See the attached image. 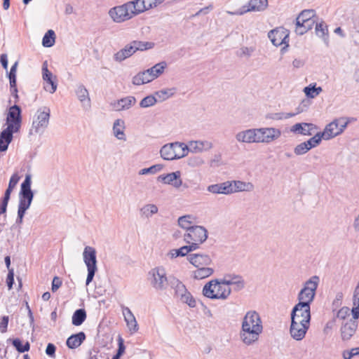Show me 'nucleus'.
<instances>
[{
	"instance_id": "nucleus-31",
	"label": "nucleus",
	"mask_w": 359,
	"mask_h": 359,
	"mask_svg": "<svg viewBox=\"0 0 359 359\" xmlns=\"http://www.w3.org/2000/svg\"><path fill=\"white\" fill-rule=\"evenodd\" d=\"M85 339V333L83 332H80L68 337L66 341V344L69 348H76L81 345Z\"/></svg>"
},
{
	"instance_id": "nucleus-8",
	"label": "nucleus",
	"mask_w": 359,
	"mask_h": 359,
	"mask_svg": "<svg viewBox=\"0 0 359 359\" xmlns=\"http://www.w3.org/2000/svg\"><path fill=\"white\" fill-rule=\"evenodd\" d=\"M319 283V277L313 276L309 278L304 285L303 288L298 294L299 303L307 304L310 306L313 301Z\"/></svg>"
},
{
	"instance_id": "nucleus-42",
	"label": "nucleus",
	"mask_w": 359,
	"mask_h": 359,
	"mask_svg": "<svg viewBox=\"0 0 359 359\" xmlns=\"http://www.w3.org/2000/svg\"><path fill=\"white\" fill-rule=\"evenodd\" d=\"M86 319V312L83 309H77L72 316V323L75 326L81 325Z\"/></svg>"
},
{
	"instance_id": "nucleus-49",
	"label": "nucleus",
	"mask_w": 359,
	"mask_h": 359,
	"mask_svg": "<svg viewBox=\"0 0 359 359\" xmlns=\"http://www.w3.org/2000/svg\"><path fill=\"white\" fill-rule=\"evenodd\" d=\"M264 132L267 135L266 140H269L270 143L276 140L281 136L280 130L276 128H265Z\"/></svg>"
},
{
	"instance_id": "nucleus-13",
	"label": "nucleus",
	"mask_w": 359,
	"mask_h": 359,
	"mask_svg": "<svg viewBox=\"0 0 359 359\" xmlns=\"http://www.w3.org/2000/svg\"><path fill=\"white\" fill-rule=\"evenodd\" d=\"M289 30L283 27H277L268 33V37L274 46H279L284 45L280 50L282 54H284L287 51V47L289 46Z\"/></svg>"
},
{
	"instance_id": "nucleus-5",
	"label": "nucleus",
	"mask_w": 359,
	"mask_h": 359,
	"mask_svg": "<svg viewBox=\"0 0 359 359\" xmlns=\"http://www.w3.org/2000/svg\"><path fill=\"white\" fill-rule=\"evenodd\" d=\"M187 150L186 144L175 142L163 145L160 150V154L164 160L172 161L187 156Z\"/></svg>"
},
{
	"instance_id": "nucleus-1",
	"label": "nucleus",
	"mask_w": 359,
	"mask_h": 359,
	"mask_svg": "<svg viewBox=\"0 0 359 359\" xmlns=\"http://www.w3.org/2000/svg\"><path fill=\"white\" fill-rule=\"evenodd\" d=\"M263 332V325L259 314L253 310L246 312L241 321L239 339L245 346H251L259 341Z\"/></svg>"
},
{
	"instance_id": "nucleus-10",
	"label": "nucleus",
	"mask_w": 359,
	"mask_h": 359,
	"mask_svg": "<svg viewBox=\"0 0 359 359\" xmlns=\"http://www.w3.org/2000/svg\"><path fill=\"white\" fill-rule=\"evenodd\" d=\"M170 285L175 291V297L179 299L181 302L187 304L191 308L196 306V300L180 280L175 278H171Z\"/></svg>"
},
{
	"instance_id": "nucleus-52",
	"label": "nucleus",
	"mask_w": 359,
	"mask_h": 359,
	"mask_svg": "<svg viewBox=\"0 0 359 359\" xmlns=\"http://www.w3.org/2000/svg\"><path fill=\"white\" fill-rule=\"evenodd\" d=\"M163 169V165L161 164H156L147 168L141 169L139 171V175H144L147 174H156V172L161 171Z\"/></svg>"
},
{
	"instance_id": "nucleus-37",
	"label": "nucleus",
	"mask_w": 359,
	"mask_h": 359,
	"mask_svg": "<svg viewBox=\"0 0 359 359\" xmlns=\"http://www.w3.org/2000/svg\"><path fill=\"white\" fill-rule=\"evenodd\" d=\"M316 34L323 39L326 45L329 43L328 28L324 22H316L315 27Z\"/></svg>"
},
{
	"instance_id": "nucleus-16",
	"label": "nucleus",
	"mask_w": 359,
	"mask_h": 359,
	"mask_svg": "<svg viewBox=\"0 0 359 359\" xmlns=\"http://www.w3.org/2000/svg\"><path fill=\"white\" fill-rule=\"evenodd\" d=\"M6 121L7 127L11 126L15 131H19L21 126L22 116L21 109L18 105L14 104L9 108Z\"/></svg>"
},
{
	"instance_id": "nucleus-22",
	"label": "nucleus",
	"mask_w": 359,
	"mask_h": 359,
	"mask_svg": "<svg viewBox=\"0 0 359 359\" xmlns=\"http://www.w3.org/2000/svg\"><path fill=\"white\" fill-rule=\"evenodd\" d=\"M316 125L310 123H295L290 128V132L294 134H299L305 136L311 135L316 129Z\"/></svg>"
},
{
	"instance_id": "nucleus-6",
	"label": "nucleus",
	"mask_w": 359,
	"mask_h": 359,
	"mask_svg": "<svg viewBox=\"0 0 359 359\" xmlns=\"http://www.w3.org/2000/svg\"><path fill=\"white\" fill-rule=\"evenodd\" d=\"M152 48L151 43L140 41H133L114 55L116 62H121L132 56L137 50H145Z\"/></svg>"
},
{
	"instance_id": "nucleus-40",
	"label": "nucleus",
	"mask_w": 359,
	"mask_h": 359,
	"mask_svg": "<svg viewBox=\"0 0 359 359\" xmlns=\"http://www.w3.org/2000/svg\"><path fill=\"white\" fill-rule=\"evenodd\" d=\"M166 67L167 63L165 62H161L147 70L149 72L153 80H154L163 73Z\"/></svg>"
},
{
	"instance_id": "nucleus-15",
	"label": "nucleus",
	"mask_w": 359,
	"mask_h": 359,
	"mask_svg": "<svg viewBox=\"0 0 359 359\" xmlns=\"http://www.w3.org/2000/svg\"><path fill=\"white\" fill-rule=\"evenodd\" d=\"M291 320L310 324L311 306L306 303L297 304L292 310Z\"/></svg>"
},
{
	"instance_id": "nucleus-62",
	"label": "nucleus",
	"mask_w": 359,
	"mask_h": 359,
	"mask_svg": "<svg viewBox=\"0 0 359 359\" xmlns=\"http://www.w3.org/2000/svg\"><path fill=\"white\" fill-rule=\"evenodd\" d=\"M349 315V309L346 306L342 307L340 309L337 313V318L340 319H345L346 316Z\"/></svg>"
},
{
	"instance_id": "nucleus-25",
	"label": "nucleus",
	"mask_w": 359,
	"mask_h": 359,
	"mask_svg": "<svg viewBox=\"0 0 359 359\" xmlns=\"http://www.w3.org/2000/svg\"><path fill=\"white\" fill-rule=\"evenodd\" d=\"M158 180L161 181L164 184H170L177 189L180 187L182 184L180 171L168 173L165 175H160L158 177Z\"/></svg>"
},
{
	"instance_id": "nucleus-2",
	"label": "nucleus",
	"mask_w": 359,
	"mask_h": 359,
	"mask_svg": "<svg viewBox=\"0 0 359 359\" xmlns=\"http://www.w3.org/2000/svg\"><path fill=\"white\" fill-rule=\"evenodd\" d=\"M231 292V287L222 283L221 278L211 280L203 288V294L211 299L226 300Z\"/></svg>"
},
{
	"instance_id": "nucleus-11",
	"label": "nucleus",
	"mask_w": 359,
	"mask_h": 359,
	"mask_svg": "<svg viewBox=\"0 0 359 359\" xmlns=\"http://www.w3.org/2000/svg\"><path fill=\"white\" fill-rule=\"evenodd\" d=\"M208 238V231L202 226H194L184 235V241L190 245H195L196 250Z\"/></svg>"
},
{
	"instance_id": "nucleus-7",
	"label": "nucleus",
	"mask_w": 359,
	"mask_h": 359,
	"mask_svg": "<svg viewBox=\"0 0 359 359\" xmlns=\"http://www.w3.org/2000/svg\"><path fill=\"white\" fill-rule=\"evenodd\" d=\"M148 280L150 285L156 291H163L168 285L165 269L163 266L151 269L148 273Z\"/></svg>"
},
{
	"instance_id": "nucleus-23",
	"label": "nucleus",
	"mask_w": 359,
	"mask_h": 359,
	"mask_svg": "<svg viewBox=\"0 0 359 359\" xmlns=\"http://www.w3.org/2000/svg\"><path fill=\"white\" fill-rule=\"evenodd\" d=\"M235 138L239 143H256L255 128H250L241 130L235 135Z\"/></svg>"
},
{
	"instance_id": "nucleus-21",
	"label": "nucleus",
	"mask_w": 359,
	"mask_h": 359,
	"mask_svg": "<svg viewBox=\"0 0 359 359\" xmlns=\"http://www.w3.org/2000/svg\"><path fill=\"white\" fill-rule=\"evenodd\" d=\"M187 259L196 268L210 266L212 263L211 257L207 254H189L187 257Z\"/></svg>"
},
{
	"instance_id": "nucleus-44",
	"label": "nucleus",
	"mask_w": 359,
	"mask_h": 359,
	"mask_svg": "<svg viewBox=\"0 0 359 359\" xmlns=\"http://www.w3.org/2000/svg\"><path fill=\"white\" fill-rule=\"evenodd\" d=\"M158 211V208L154 204H147L140 209L142 215L147 218L151 217L153 215L156 214Z\"/></svg>"
},
{
	"instance_id": "nucleus-29",
	"label": "nucleus",
	"mask_w": 359,
	"mask_h": 359,
	"mask_svg": "<svg viewBox=\"0 0 359 359\" xmlns=\"http://www.w3.org/2000/svg\"><path fill=\"white\" fill-rule=\"evenodd\" d=\"M135 102L136 99L135 97L128 96L111 103V105L116 111H120L130 109Z\"/></svg>"
},
{
	"instance_id": "nucleus-57",
	"label": "nucleus",
	"mask_w": 359,
	"mask_h": 359,
	"mask_svg": "<svg viewBox=\"0 0 359 359\" xmlns=\"http://www.w3.org/2000/svg\"><path fill=\"white\" fill-rule=\"evenodd\" d=\"M310 149H309L307 144L306 143V142H302V143L297 144L294 147V152L296 155L300 156V155L305 154Z\"/></svg>"
},
{
	"instance_id": "nucleus-39",
	"label": "nucleus",
	"mask_w": 359,
	"mask_h": 359,
	"mask_svg": "<svg viewBox=\"0 0 359 359\" xmlns=\"http://www.w3.org/2000/svg\"><path fill=\"white\" fill-rule=\"evenodd\" d=\"M194 250H196V246L190 245L188 244V245L182 246L179 249H173L170 250L169 255H170L171 258H175L180 256L184 257L188 255L189 252Z\"/></svg>"
},
{
	"instance_id": "nucleus-28",
	"label": "nucleus",
	"mask_w": 359,
	"mask_h": 359,
	"mask_svg": "<svg viewBox=\"0 0 359 359\" xmlns=\"http://www.w3.org/2000/svg\"><path fill=\"white\" fill-rule=\"evenodd\" d=\"M207 190L212 194L229 195L231 194L232 187L229 181H226L222 183L209 185Z\"/></svg>"
},
{
	"instance_id": "nucleus-33",
	"label": "nucleus",
	"mask_w": 359,
	"mask_h": 359,
	"mask_svg": "<svg viewBox=\"0 0 359 359\" xmlns=\"http://www.w3.org/2000/svg\"><path fill=\"white\" fill-rule=\"evenodd\" d=\"M125 122L122 119H116L113 124V134L119 140H126L124 133Z\"/></svg>"
},
{
	"instance_id": "nucleus-17",
	"label": "nucleus",
	"mask_w": 359,
	"mask_h": 359,
	"mask_svg": "<svg viewBox=\"0 0 359 359\" xmlns=\"http://www.w3.org/2000/svg\"><path fill=\"white\" fill-rule=\"evenodd\" d=\"M309 326V323H299L291 320L290 328V333L291 337L297 341L302 340L305 337Z\"/></svg>"
},
{
	"instance_id": "nucleus-45",
	"label": "nucleus",
	"mask_w": 359,
	"mask_h": 359,
	"mask_svg": "<svg viewBox=\"0 0 359 359\" xmlns=\"http://www.w3.org/2000/svg\"><path fill=\"white\" fill-rule=\"evenodd\" d=\"M55 34L53 30L49 29L43 36L42 45L44 47H52L55 43Z\"/></svg>"
},
{
	"instance_id": "nucleus-38",
	"label": "nucleus",
	"mask_w": 359,
	"mask_h": 359,
	"mask_svg": "<svg viewBox=\"0 0 359 359\" xmlns=\"http://www.w3.org/2000/svg\"><path fill=\"white\" fill-rule=\"evenodd\" d=\"M76 95L83 106L86 103L87 106L90 107V99L89 97V93L83 85L80 84L77 86Z\"/></svg>"
},
{
	"instance_id": "nucleus-50",
	"label": "nucleus",
	"mask_w": 359,
	"mask_h": 359,
	"mask_svg": "<svg viewBox=\"0 0 359 359\" xmlns=\"http://www.w3.org/2000/svg\"><path fill=\"white\" fill-rule=\"evenodd\" d=\"M157 98L155 95H148L144 97L140 102V107L142 108H147L154 106L157 102Z\"/></svg>"
},
{
	"instance_id": "nucleus-47",
	"label": "nucleus",
	"mask_w": 359,
	"mask_h": 359,
	"mask_svg": "<svg viewBox=\"0 0 359 359\" xmlns=\"http://www.w3.org/2000/svg\"><path fill=\"white\" fill-rule=\"evenodd\" d=\"M323 139L325 140V137L322 132H320L316 133L313 137H312L311 138L305 142L307 144L309 149H311L312 148L318 146L320 144Z\"/></svg>"
},
{
	"instance_id": "nucleus-3",
	"label": "nucleus",
	"mask_w": 359,
	"mask_h": 359,
	"mask_svg": "<svg viewBox=\"0 0 359 359\" xmlns=\"http://www.w3.org/2000/svg\"><path fill=\"white\" fill-rule=\"evenodd\" d=\"M50 116L49 107L44 106L39 108L33 116L29 135L43 134L48 126Z\"/></svg>"
},
{
	"instance_id": "nucleus-9",
	"label": "nucleus",
	"mask_w": 359,
	"mask_h": 359,
	"mask_svg": "<svg viewBox=\"0 0 359 359\" xmlns=\"http://www.w3.org/2000/svg\"><path fill=\"white\" fill-rule=\"evenodd\" d=\"M351 122V118L340 117L327 124L322 132L325 140H330L341 134Z\"/></svg>"
},
{
	"instance_id": "nucleus-35",
	"label": "nucleus",
	"mask_w": 359,
	"mask_h": 359,
	"mask_svg": "<svg viewBox=\"0 0 359 359\" xmlns=\"http://www.w3.org/2000/svg\"><path fill=\"white\" fill-rule=\"evenodd\" d=\"M214 273V269L210 266H205L196 268L192 272V276L195 279L201 280L212 276Z\"/></svg>"
},
{
	"instance_id": "nucleus-34",
	"label": "nucleus",
	"mask_w": 359,
	"mask_h": 359,
	"mask_svg": "<svg viewBox=\"0 0 359 359\" xmlns=\"http://www.w3.org/2000/svg\"><path fill=\"white\" fill-rule=\"evenodd\" d=\"M154 80L151 77L147 70L140 72L136 75H135L132 79V83L135 86L143 85L145 83H148Z\"/></svg>"
},
{
	"instance_id": "nucleus-51",
	"label": "nucleus",
	"mask_w": 359,
	"mask_h": 359,
	"mask_svg": "<svg viewBox=\"0 0 359 359\" xmlns=\"http://www.w3.org/2000/svg\"><path fill=\"white\" fill-rule=\"evenodd\" d=\"M265 128H255L256 132V143H270L269 140H267V135L264 132Z\"/></svg>"
},
{
	"instance_id": "nucleus-46",
	"label": "nucleus",
	"mask_w": 359,
	"mask_h": 359,
	"mask_svg": "<svg viewBox=\"0 0 359 359\" xmlns=\"http://www.w3.org/2000/svg\"><path fill=\"white\" fill-rule=\"evenodd\" d=\"M352 316L355 319L359 318V292L354 290L353 295Z\"/></svg>"
},
{
	"instance_id": "nucleus-26",
	"label": "nucleus",
	"mask_w": 359,
	"mask_h": 359,
	"mask_svg": "<svg viewBox=\"0 0 359 359\" xmlns=\"http://www.w3.org/2000/svg\"><path fill=\"white\" fill-rule=\"evenodd\" d=\"M122 313L129 331L131 333L136 332L138 330V325L131 310L128 307L122 306Z\"/></svg>"
},
{
	"instance_id": "nucleus-61",
	"label": "nucleus",
	"mask_w": 359,
	"mask_h": 359,
	"mask_svg": "<svg viewBox=\"0 0 359 359\" xmlns=\"http://www.w3.org/2000/svg\"><path fill=\"white\" fill-rule=\"evenodd\" d=\"M20 177L18 175L17 172L12 175L8 187L13 189L16 187L17 184L18 183Z\"/></svg>"
},
{
	"instance_id": "nucleus-36",
	"label": "nucleus",
	"mask_w": 359,
	"mask_h": 359,
	"mask_svg": "<svg viewBox=\"0 0 359 359\" xmlns=\"http://www.w3.org/2000/svg\"><path fill=\"white\" fill-rule=\"evenodd\" d=\"M128 4H130L132 13L134 16L149 10V8H147V5L145 3V0H134L128 1Z\"/></svg>"
},
{
	"instance_id": "nucleus-27",
	"label": "nucleus",
	"mask_w": 359,
	"mask_h": 359,
	"mask_svg": "<svg viewBox=\"0 0 359 359\" xmlns=\"http://www.w3.org/2000/svg\"><path fill=\"white\" fill-rule=\"evenodd\" d=\"M11 126L6 127L0 133V151H5L8 149V144L13 140V135L18 133Z\"/></svg>"
},
{
	"instance_id": "nucleus-48",
	"label": "nucleus",
	"mask_w": 359,
	"mask_h": 359,
	"mask_svg": "<svg viewBox=\"0 0 359 359\" xmlns=\"http://www.w3.org/2000/svg\"><path fill=\"white\" fill-rule=\"evenodd\" d=\"M323 89L321 87H316V84L313 86L309 85L304 88V92L306 97L309 98H314L318 96Z\"/></svg>"
},
{
	"instance_id": "nucleus-55",
	"label": "nucleus",
	"mask_w": 359,
	"mask_h": 359,
	"mask_svg": "<svg viewBox=\"0 0 359 359\" xmlns=\"http://www.w3.org/2000/svg\"><path fill=\"white\" fill-rule=\"evenodd\" d=\"M255 51V48L253 47H241L236 53L237 56L240 57H250L252 53Z\"/></svg>"
},
{
	"instance_id": "nucleus-12",
	"label": "nucleus",
	"mask_w": 359,
	"mask_h": 359,
	"mask_svg": "<svg viewBox=\"0 0 359 359\" xmlns=\"http://www.w3.org/2000/svg\"><path fill=\"white\" fill-rule=\"evenodd\" d=\"M83 258L88 270L86 284L88 285L92 282L97 270L95 249L91 246L85 247L83 252Z\"/></svg>"
},
{
	"instance_id": "nucleus-4",
	"label": "nucleus",
	"mask_w": 359,
	"mask_h": 359,
	"mask_svg": "<svg viewBox=\"0 0 359 359\" xmlns=\"http://www.w3.org/2000/svg\"><path fill=\"white\" fill-rule=\"evenodd\" d=\"M32 176L30 174L25 175V180L21 184L19 194V204L18 212L25 213L32 204L34 198V193L31 189Z\"/></svg>"
},
{
	"instance_id": "nucleus-60",
	"label": "nucleus",
	"mask_w": 359,
	"mask_h": 359,
	"mask_svg": "<svg viewBox=\"0 0 359 359\" xmlns=\"http://www.w3.org/2000/svg\"><path fill=\"white\" fill-rule=\"evenodd\" d=\"M9 318L8 316H4L1 317L0 320V332L1 333H5L7 331V327L8 325Z\"/></svg>"
},
{
	"instance_id": "nucleus-14",
	"label": "nucleus",
	"mask_w": 359,
	"mask_h": 359,
	"mask_svg": "<svg viewBox=\"0 0 359 359\" xmlns=\"http://www.w3.org/2000/svg\"><path fill=\"white\" fill-rule=\"evenodd\" d=\"M109 15L113 21L117 23L130 20L134 16L128 2L121 6L111 8L109 11Z\"/></svg>"
},
{
	"instance_id": "nucleus-19",
	"label": "nucleus",
	"mask_w": 359,
	"mask_h": 359,
	"mask_svg": "<svg viewBox=\"0 0 359 359\" xmlns=\"http://www.w3.org/2000/svg\"><path fill=\"white\" fill-rule=\"evenodd\" d=\"M268 0H250L247 6H243L239 11L230 13L233 15H243L250 11H262L266 8Z\"/></svg>"
},
{
	"instance_id": "nucleus-24",
	"label": "nucleus",
	"mask_w": 359,
	"mask_h": 359,
	"mask_svg": "<svg viewBox=\"0 0 359 359\" xmlns=\"http://www.w3.org/2000/svg\"><path fill=\"white\" fill-rule=\"evenodd\" d=\"M222 279V283L230 287L234 286V290L239 291L244 288L245 282L241 276L234 274H226Z\"/></svg>"
},
{
	"instance_id": "nucleus-43",
	"label": "nucleus",
	"mask_w": 359,
	"mask_h": 359,
	"mask_svg": "<svg viewBox=\"0 0 359 359\" xmlns=\"http://www.w3.org/2000/svg\"><path fill=\"white\" fill-rule=\"evenodd\" d=\"M175 93V88H164L155 92L154 95L157 98V101L163 102L172 97Z\"/></svg>"
},
{
	"instance_id": "nucleus-58",
	"label": "nucleus",
	"mask_w": 359,
	"mask_h": 359,
	"mask_svg": "<svg viewBox=\"0 0 359 359\" xmlns=\"http://www.w3.org/2000/svg\"><path fill=\"white\" fill-rule=\"evenodd\" d=\"M53 76H54L53 75V74L48 69L47 61H45L42 65V77H43V81H48L50 79H53Z\"/></svg>"
},
{
	"instance_id": "nucleus-56",
	"label": "nucleus",
	"mask_w": 359,
	"mask_h": 359,
	"mask_svg": "<svg viewBox=\"0 0 359 359\" xmlns=\"http://www.w3.org/2000/svg\"><path fill=\"white\" fill-rule=\"evenodd\" d=\"M359 355V347L353 348L350 350H344L342 352L344 359H352L354 356Z\"/></svg>"
},
{
	"instance_id": "nucleus-30",
	"label": "nucleus",
	"mask_w": 359,
	"mask_h": 359,
	"mask_svg": "<svg viewBox=\"0 0 359 359\" xmlns=\"http://www.w3.org/2000/svg\"><path fill=\"white\" fill-rule=\"evenodd\" d=\"M231 184V194L241 191H252L254 189V185L251 182H246L240 180L229 181Z\"/></svg>"
},
{
	"instance_id": "nucleus-64",
	"label": "nucleus",
	"mask_w": 359,
	"mask_h": 359,
	"mask_svg": "<svg viewBox=\"0 0 359 359\" xmlns=\"http://www.w3.org/2000/svg\"><path fill=\"white\" fill-rule=\"evenodd\" d=\"M62 285V281L60 278L55 276L52 281V291L54 292L57 291Z\"/></svg>"
},
{
	"instance_id": "nucleus-32",
	"label": "nucleus",
	"mask_w": 359,
	"mask_h": 359,
	"mask_svg": "<svg viewBox=\"0 0 359 359\" xmlns=\"http://www.w3.org/2000/svg\"><path fill=\"white\" fill-rule=\"evenodd\" d=\"M316 23V20H296L295 32L297 34L303 35L311 29Z\"/></svg>"
},
{
	"instance_id": "nucleus-18",
	"label": "nucleus",
	"mask_w": 359,
	"mask_h": 359,
	"mask_svg": "<svg viewBox=\"0 0 359 359\" xmlns=\"http://www.w3.org/2000/svg\"><path fill=\"white\" fill-rule=\"evenodd\" d=\"M187 144V154L189 152L198 154L210 150L213 144L208 140H191Z\"/></svg>"
},
{
	"instance_id": "nucleus-54",
	"label": "nucleus",
	"mask_w": 359,
	"mask_h": 359,
	"mask_svg": "<svg viewBox=\"0 0 359 359\" xmlns=\"http://www.w3.org/2000/svg\"><path fill=\"white\" fill-rule=\"evenodd\" d=\"M55 80V76H53V79H50L49 80L44 81L43 88L46 91L49 92L50 93H53L56 91L57 85Z\"/></svg>"
},
{
	"instance_id": "nucleus-63",
	"label": "nucleus",
	"mask_w": 359,
	"mask_h": 359,
	"mask_svg": "<svg viewBox=\"0 0 359 359\" xmlns=\"http://www.w3.org/2000/svg\"><path fill=\"white\" fill-rule=\"evenodd\" d=\"M6 283H7L8 289L11 290L14 283V273H13V270H9V271H8L7 278H6Z\"/></svg>"
},
{
	"instance_id": "nucleus-41",
	"label": "nucleus",
	"mask_w": 359,
	"mask_h": 359,
	"mask_svg": "<svg viewBox=\"0 0 359 359\" xmlns=\"http://www.w3.org/2000/svg\"><path fill=\"white\" fill-rule=\"evenodd\" d=\"M195 222V217L191 215H187L179 217L178 224L183 229H187V232L192 228L191 226Z\"/></svg>"
},
{
	"instance_id": "nucleus-53",
	"label": "nucleus",
	"mask_w": 359,
	"mask_h": 359,
	"mask_svg": "<svg viewBox=\"0 0 359 359\" xmlns=\"http://www.w3.org/2000/svg\"><path fill=\"white\" fill-rule=\"evenodd\" d=\"M314 10H304L297 16L296 20H316Z\"/></svg>"
},
{
	"instance_id": "nucleus-20",
	"label": "nucleus",
	"mask_w": 359,
	"mask_h": 359,
	"mask_svg": "<svg viewBox=\"0 0 359 359\" xmlns=\"http://www.w3.org/2000/svg\"><path fill=\"white\" fill-rule=\"evenodd\" d=\"M358 326V319H355L353 318L344 323L340 329L342 340H349L355 334Z\"/></svg>"
},
{
	"instance_id": "nucleus-59",
	"label": "nucleus",
	"mask_w": 359,
	"mask_h": 359,
	"mask_svg": "<svg viewBox=\"0 0 359 359\" xmlns=\"http://www.w3.org/2000/svg\"><path fill=\"white\" fill-rule=\"evenodd\" d=\"M204 160L200 156H194L189 158L188 164L191 167H198L204 164Z\"/></svg>"
}]
</instances>
